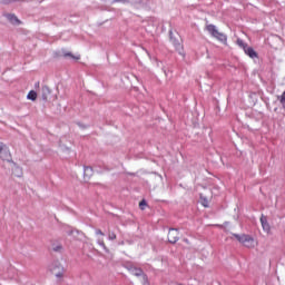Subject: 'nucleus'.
<instances>
[{"label":"nucleus","instance_id":"nucleus-1","mask_svg":"<svg viewBox=\"0 0 285 285\" xmlns=\"http://www.w3.org/2000/svg\"><path fill=\"white\" fill-rule=\"evenodd\" d=\"M234 237L239 242V244H242L243 246H245V248H257V239H255L253 236L250 235H246V234H235Z\"/></svg>","mask_w":285,"mask_h":285},{"label":"nucleus","instance_id":"nucleus-2","mask_svg":"<svg viewBox=\"0 0 285 285\" xmlns=\"http://www.w3.org/2000/svg\"><path fill=\"white\" fill-rule=\"evenodd\" d=\"M51 273L55 275L58 282H61L63 279V275L66 273V268L60 262H53L50 266Z\"/></svg>","mask_w":285,"mask_h":285},{"label":"nucleus","instance_id":"nucleus-3","mask_svg":"<svg viewBox=\"0 0 285 285\" xmlns=\"http://www.w3.org/2000/svg\"><path fill=\"white\" fill-rule=\"evenodd\" d=\"M0 157L3 161H10L12 159L10 150H8V147L3 142H0Z\"/></svg>","mask_w":285,"mask_h":285},{"label":"nucleus","instance_id":"nucleus-4","mask_svg":"<svg viewBox=\"0 0 285 285\" xmlns=\"http://www.w3.org/2000/svg\"><path fill=\"white\" fill-rule=\"evenodd\" d=\"M168 242L169 244H177L179 242V230L175 228L169 229Z\"/></svg>","mask_w":285,"mask_h":285},{"label":"nucleus","instance_id":"nucleus-5","mask_svg":"<svg viewBox=\"0 0 285 285\" xmlns=\"http://www.w3.org/2000/svg\"><path fill=\"white\" fill-rule=\"evenodd\" d=\"M6 18L8 19V21H10V23H12V26H21V20H19L17 16L8 13Z\"/></svg>","mask_w":285,"mask_h":285},{"label":"nucleus","instance_id":"nucleus-6","mask_svg":"<svg viewBox=\"0 0 285 285\" xmlns=\"http://www.w3.org/2000/svg\"><path fill=\"white\" fill-rule=\"evenodd\" d=\"M244 52L249 57L250 59H257V52L253 47H244Z\"/></svg>","mask_w":285,"mask_h":285},{"label":"nucleus","instance_id":"nucleus-7","mask_svg":"<svg viewBox=\"0 0 285 285\" xmlns=\"http://www.w3.org/2000/svg\"><path fill=\"white\" fill-rule=\"evenodd\" d=\"M261 224L265 233H271V225L268 224V219L266 218V216L261 217Z\"/></svg>","mask_w":285,"mask_h":285},{"label":"nucleus","instance_id":"nucleus-8","mask_svg":"<svg viewBox=\"0 0 285 285\" xmlns=\"http://www.w3.org/2000/svg\"><path fill=\"white\" fill-rule=\"evenodd\" d=\"M205 30L206 32H208V35H210L212 37H215V24L208 22V20H206Z\"/></svg>","mask_w":285,"mask_h":285},{"label":"nucleus","instance_id":"nucleus-9","mask_svg":"<svg viewBox=\"0 0 285 285\" xmlns=\"http://www.w3.org/2000/svg\"><path fill=\"white\" fill-rule=\"evenodd\" d=\"M41 97L43 101H48V97H50V87L43 86L41 89Z\"/></svg>","mask_w":285,"mask_h":285},{"label":"nucleus","instance_id":"nucleus-10","mask_svg":"<svg viewBox=\"0 0 285 285\" xmlns=\"http://www.w3.org/2000/svg\"><path fill=\"white\" fill-rule=\"evenodd\" d=\"M215 37L217 39V41H220V43H224V46H226V41L228 40V38L226 37V35L222 33V32H215Z\"/></svg>","mask_w":285,"mask_h":285},{"label":"nucleus","instance_id":"nucleus-11","mask_svg":"<svg viewBox=\"0 0 285 285\" xmlns=\"http://www.w3.org/2000/svg\"><path fill=\"white\" fill-rule=\"evenodd\" d=\"M12 175H14V177H22L23 170L21 169V167L14 166L12 168Z\"/></svg>","mask_w":285,"mask_h":285},{"label":"nucleus","instance_id":"nucleus-12","mask_svg":"<svg viewBox=\"0 0 285 285\" xmlns=\"http://www.w3.org/2000/svg\"><path fill=\"white\" fill-rule=\"evenodd\" d=\"M27 99H29V101H37V91L35 90L29 91L27 95Z\"/></svg>","mask_w":285,"mask_h":285},{"label":"nucleus","instance_id":"nucleus-13","mask_svg":"<svg viewBox=\"0 0 285 285\" xmlns=\"http://www.w3.org/2000/svg\"><path fill=\"white\" fill-rule=\"evenodd\" d=\"M91 175H92V168L85 167V179H90Z\"/></svg>","mask_w":285,"mask_h":285},{"label":"nucleus","instance_id":"nucleus-14","mask_svg":"<svg viewBox=\"0 0 285 285\" xmlns=\"http://www.w3.org/2000/svg\"><path fill=\"white\" fill-rule=\"evenodd\" d=\"M98 244L104 248V250H106V253H108V247L106 246V243H104V238H99Z\"/></svg>","mask_w":285,"mask_h":285},{"label":"nucleus","instance_id":"nucleus-15","mask_svg":"<svg viewBox=\"0 0 285 285\" xmlns=\"http://www.w3.org/2000/svg\"><path fill=\"white\" fill-rule=\"evenodd\" d=\"M237 46H239V48H243V50H244V48H248V46L244 45V40H242V39L237 40Z\"/></svg>","mask_w":285,"mask_h":285},{"label":"nucleus","instance_id":"nucleus-16","mask_svg":"<svg viewBox=\"0 0 285 285\" xmlns=\"http://www.w3.org/2000/svg\"><path fill=\"white\" fill-rule=\"evenodd\" d=\"M108 238L111 239V240H115V239H117V234H115L112 232H109Z\"/></svg>","mask_w":285,"mask_h":285},{"label":"nucleus","instance_id":"nucleus-17","mask_svg":"<svg viewBox=\"0 0 285 285\" xmlns=\"http://www.w3.org/2000/svg\"><path fill=\"white\" fill-rule=\"evenodd\" d=\"M66 57H71V59H76V61H79V59H81L80 56H72V53H66Z\"/></svg>","mask_w":285,"mask_h":285},{"label":"nucleus","instance_id":"nucleus-18","mask_svg":"<svg viewBox=\"0 0 285 285\" xmlns=\"http://www.w3.org/2000/svg\"><path fill=\"white\" fill-rule=\"evenodd\" d=\"M146 206H147L146 200H141V202L139 203V208H140L141 210H144V209L146 208Z\"/></svg>","mask_w":285,"mask_h":285},{"label":"nucleus","instance_id":"nucleus-19","mask_svg":"<svg viewBox=\"0 0 285 285\" xmlns=\"http://www.w3.org/2000/svg\"><path fill=\"white\" fill-rule=\"evenodd\" d=\"M130 0H112V3H128Z\"/></svg>","mask_w":285,"mask_h":285},{"label":"nucleus","instance_id":"nucleus-20","mask_svg":"<svg viewBox=\"0 0 285 285\" xmlns=\"http://www.w3.org/2000/svg\"><path fill=\"white\" fill-rule=\"evenodd\" d=\"M164 266H167V262L164 259H160V265H158V268H164Z\"/></svg>","mask_w":285,"mask_h":285},{"label":"nucleus","instance_id":"nucleus-21","mask_svg":"<svg viewBox=\"0 0 285 285\" xmlns=\"http://www.w3.org/2000/svg\"><path fill=\"white\" fill-rule=\"evenodd\" d=\"M96 235H101V237H104V232H101V229H97Z\"/></svg>","mask_w":285,"mask_h":285},{"label":"nucleus","instance_id":"nucleus-22","mask_svg":"<svg viewBox=\"0 0 285 285\" xmlns=\"http://www.w3.org/2000/svg\"><path fill=\"white\" fill-rule=\"evenodd\" d=\"M141 269H136V272H135V275H137V276H139V275H141Z\"/></svg>","mask_w":285,"mask_h":285},{"label":"nucleus","instance_id":"nucleus-23","mask_svg":"<svg viewBox=\"0 0 285 285\" xmlns=\"http://www.w3.org/2000/svg\"><path fill=\"white\" fill-rule=\"evenodd\" d=\"M61 248H62L61 246H57L53 248V250H61Z\"/></svg>","mask_w":285,"mask_h":285},{"label":"nucleus","instance_id":"nucleus-24","mask_svg":"<svg viewBox=\"0 0 285 285\" xmlns=\"http://www.w3.org/2000/svg\"><path fill=\"white\" fill-rule=\"evenodd\" d=\"M203 206H205V208H208V203L207 202L203 203Z\"/></svg>","mask_w":285,"mask_h":285},{"label":"nucleus","instance_id":"nucleus-25","mask_svg":"<svg viewBox=\"0 0 285 285\" xmlns=\"http://www.w3.org/2000/svg\"><path fill=\"white\" fill-rule=\"evenodd\" d=\"M111 1V3H112V0H110Z\"/></svg>","mask_w":285,"mask_h":285}]
</instances>
